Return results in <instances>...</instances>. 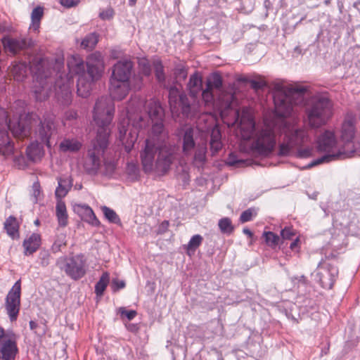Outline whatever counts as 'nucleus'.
Segmentation results:
<instances>
[{"mask_svg":"<svg viewBox=\"0 0 360 360\" xmlns=\"http://www.w3.org/2000/svg\"><path fill=\"white\" fill-rule=\"evenodd\" d=\"M312 149L310 148H300L297 151V157L300 158H309L311 155Z\"/></svg>","mask_w":360,"mask_h":360,"instance_id":"obj_53","label":"nucleus"},{"mask_svg":"<svg viewBox=\"0 0 360 360\" xmlns=\"http://www.w3.org/2000/svg\"><path fill=\"white\" fill-rule=\"evenodd\" d=\"M77 113L75 110H68L65 112V117L66 120H71L77 118Z\"/></svg>","mask_w":360,"mask_h":360,"instance_id":"obj_59","label":"nucleus"},{"mask_svg":"<svg viewBox=\"0 0 360 360\" xmlns=\"http://www.w3.org/2000/svg\"><path fill=\"white\" fill-rule=\"evenodd\" d=\"M347 245L346 236L344 233L334 232L329 243L330 248L335 251L341 250Z\"/></svg>","mask_w":360,"mask_h":360,"instance_id":"obj_31","label":"nucleus"},{"mask_svg":"<svg viewBox=\"0 0 360 360\" xmlns=\"http://www.w3.org/2000/svg\"><path fill=\"white\" fill-rule=\"evenodd\" d=\"M148 125V121L140 115H132L129 110L120 115L118 140L129 153L134 147L140 131Z\"/></svg>","mask_w":360,"mask_h":360,"instance_id":"obj_5","label":"nucleus"},{"mask_svg":"<svg viewBox=\"0 0 360 360\" xmlns=\"http://www.w3.org/2000/svg\"><path fill=\"white\" fill-rule=\"evenodd\" d=\"M43 143L36 141L30 144L26 149L27 156V158L33 161L36 162L39 160L41 157L44 155V148Z\"/></svg>","mask_w":360,"mask_h":360,"instance_id":"obj_27","label":"nucleus"},{"mask_svg":"<svg viewBox=\"0 0 360 360\" xmlns=\"http://www.w3.org/2000/svg\"><path fill=\"white\" fill-rule=\"evenodd\" d=\"M307 86L290 85L276 86L274 93V117L266 120L264 125L257 129L252 111L243 108L241 112L234 110V123H238L244 139H251L249 155L256 157L270 155L276 145V134L284 135L279 145L278 155H289L293 148L308 141L307 131L297 126V117L294 114V105L302 101Z\"/></svg>","mask_w":360,"mask_h":360,"instance_id":"obj_1","label":"nucleus"},{"mask_svg":"<svg viewBox=\"0 0 360 360\" xmlns=\"http://www.w3.org/2000/svg\"><path fill=\"white\" fill-rule=\"evenodd\" d=\"M30 328L32 330H33L35 333H37V328H38V324L37 322L34 321H30L29 322Z\"/></svg>","mask_w":360,"mask_h":360,"instance_id":"obj_62","label":"nucleus"},{"mask_svg":"<svg viewBox=\"0 0 360 360\" xmlns=\"http://www.w3.org/2000/svg\"><path fill=\"white\" fill-rule=\"evenodd\" d=\"M305 112L311 128L326 125L333 115V103L326 94H316L308 101Z\"/></svg>","mask_w":360,"mask_h":360,"instance_id":"obj_6","label":"nucleus"},{"mask_svg":"<svg viewBox=\"0 0 360 360\" xmlns=\"http://www.w3.org/2000/svg\"><path fill=\"white\" fill-rule=\"evenodd\" d=\"M299 237L296 236L295 238L293 239L292 242L290 243V248L293 251H297L299 249Z\"/></svg>","mask_w":360,"mask_h":360,"instance_id":"obj_58","label":"nucleus"},{"mask_svg":"<svg viewBox=\"0 0 360 360\" xmlns=\"http://www.w3.org/2000/svg\"><path fill=\"white\" fill-rule=\"evenodd\" d=\"M56 264L67 276L75 281L82 278L86 273V259L82 254L60 257L57 259Z\"/></svg>","mask_w":360,"mask_h":360,"instance_id":"obj_11","label":"nucleus"},{"mask_svg":"<svg viewBox=\"0 0 360 360\" xmlns=\"http://www.w3.org/2000/svg\"><path fill=\"white\" fill-rule=\"evenodd\" d=\"M105 166L106 169L109 170L110 172H112L115 168V165L112 162L105 163Z\"/></svg>","mask_w":360,"mask_h":360,"instance_id":"obj_63","label":"nucleus"},{"mask_svg":"<svg viewBox=\"0 0 360 360\" xmlns=\"http://www.w3.org/2000/svg\"><path fill=\"white\" fill-rule=\"evenodd\" d=\"M9 128H0V154L9 158L14 153V146L8 136Z\"/></svg>","mask_w":360,"mask_h":360,"instance_id":"obj_22","label":"nucleus"},{"mask_svg":"<svg viewBox=\"0 0 360 360\" xmlns=\"http://www.w3.org/2000/svg\"><path fill=\"white\" fill-rule=\"evenodd\" d=\"M195 134V131L192 127H187L183 131L182 153L195 167H202L207 160V144L205 142L196 143Z\"/></svg>","mask_w":360,"mask_h":360,"instance_id":"obj_9","label":"nucleus"},{"mask_svg":"<svg viewBox=\"0 0 360 360\" xmlns=\"http://www.w3.org/2000/svg\"><path fill=\"white\" fill-rule=\"evenodd\" d=\"M264 237L266 243L269 246H276L279 241V237L271 231L264 232Z\"/></svg>","mask_w":360,"mask_h":360,"instance_id":"obj_46","label":"nucleus"},{"mask_svg":"<svg viewBox=\"0 0 360 360\" xmlns=\"http://www.w3.org/2000/svg\"><path fill=\"white\" fill-rule=\"evenodd\" d=\"M59 150L60 152L66 153H75L80 150L82 147V142L77 138L67 137L64 138L59 143Z\"/></svg>","mask_w":360,"mask_h":360,"instance_id":"obj_25","label":"nucleus"},{"mask_svg":"<svg viewBox=\"0 0 360 360\" xmlns=\"http://www.w3.org/2000/svg\"><path fill=\"white\" fill-rule=\"evenodd\" d=\"M169 103L170 106L175 108L176 105L181 107L182 113L187 117H193L198 113H204L200 110L199 103H191L186 95L180 94L176 86H172L169 89Z\"/></svg>","mask_w":360,"mask_h":360,"instance_id":"obj_14","label":"nucleus"},{"mask_svg":"<svg viewBox=\"0 0 360 360\" xmlns=\"http://www.w3.org/2000/svg\"><path fill=\"white\" fill-rule=\"evenodd\" d=\"M65 245V242L64 238H57L51 246V250L53 252H58L60 251V248L62 246Z\"/></svg>","mask_w":360,"mask_h":360,"instance_id":"obj_52","label":"nucleus"},{"mask_svg":"<svg viewBox=\"0 0 360 360\" xmlns=\"http://www.w3.org/2000/svg\"><path fill=\"white\" fill-rule=\"evenodd\" d=\"M44 65V61L41 60L37 67V71L34 72L32 92L38 102L46 101L52 93V84L56 79L51 75L41 71L40 67Z\"/></svg>","mask_w":360,"mask_h":360,"instance_id":"obj_12","label":"nucleus"},{"mask_svg":"<svg viewBox=\"0 0 360 360\" xmlns=\"http://www.w3.org/2000/svg\"><path fill=\"white\" fill-rule=\"evenodd\" d=\"M202 81L201 77L198 73L192 75L187 84L189 91L190 97L192 99V103H199L200 110H202L200 101L198 99L202 91Z\"/></svg>","mask_w":360,"mask_h":360,"instance_id":"obj_21","label":"nucleus"},{"mask_svg":"<svg viewBox=\"0 0 360 360\" xmlns=\"http://www.w3.org/2000/svg\"><path fill=\"white\" fill-rule=\"evenodd\" d=\"M200 95L202 97V102L204 103L205 105H211L214 101L213 89L206 86L205 89H202Z\"/></svg>","mask_w":360,"mask_h":360,"instance_id":"obj_42","label":"nucleus"},{"mask_svg":"<svg viewBox=\"0 0 360 360\" xmlns=\"http://www.w3.org/2000/svg\"><path fill=\"white\" fill-rule=\"evenodd\" d=\"M118 312L122 317L126 318L128 321L132 320L137 314L135 310H127L124 307H120Z\"/></svg>","mask_w":360,"mask_h":360,"instance_id":"obj_49","label":"nucleus"},{"mask_svg":"<svg viewBox=\"0 0 360 360\" xmlns=\"http://www.w3.org/2000/svg\"><path fill=\"white\" fill-rule=\"evenodd\" d=\"M4 225V229L11 238L14 239L19 237V225L15 217L13 216L8 217Z\"/></svg>","mask_w":360,"mask_h":360,"instance_id":"obj_30","label":"nucleus"},{"mask_svg":"<svg viewBox=\"0 0 360 360\" xmlns=\"http://www.w3.org/2000/svg\"><path fill=\"white\" fill-rule=\"evenodd\" d=\"M79 0H60L62 6L66 8H71L76 6Z\"/></svg>","mask_w":360,"mask_h":360,"instance_id":"obj_56","label":"nucleus"},{"mask_svg":"<svg viewBox=\"0 0 360 360\" xmlns=\"http://www.w3.org/2000/svg\"><path fill=\"white\" fill-rule=\"evenodd\" d=\"M338 273L337 266L330 264L328 260H321L311 276L323 288L330 290L333 286Z\"/></svg>","mask_w":360,"mask_h":360,"instance_id":"obj_13","label":"nucleus"},{"mask_svg":"<svg viewBox=\"0 0 360 360\" xmlns=\"http://www.w3.org/2000/svg\"><path fill=\"white\" fill-rule=\"evenodd\" d=\"M110 282V274L107 271L103 273L100 279L95 285V293L97 296H102Z\"/></svg>","mask_w":360,"mask_h":360,"instance_id":"obj_35","label":"nucleus"},{"mask_svg":"<svg viewBox=\"0 0 360 360\" xmlns=\"http://www.w3.org/2000/svg\"><path fill=\"white\" fill-rule=\"evenodd\" d=\"M202 240L203 238L200 235L195 234L188 241V244L184 245V246L186 253L189 256L193 255L195 253L196 249L201 245Z\"/></svg>","mask_w":360,"mask_h":360,"instance_id":"obj_34","label":"nucleus"},{"mask_svg":"<svg viewBox=\"0 0 360 360\" xmlns=\"http://www.w3.org/2000/svg\"><path fill=\"white\" fill-rule=\"evenodd\" d=\"M4 48L12 53H15L22 49L25 41L14 38L5 37L3 39Z\"/></svg>","mask_w":360,"mask_h":360,"instance_id":"obj_32","label":"nucleus"},{"mask_svg":"<svg viewBox=\"0 0 360 360\" xmlns=\"http://www.w3.org/2000/svg\"><path fill=\"white\" fill-rule=\"evenodd\" d=\"M321 209L325 212L326 215H328L329 214H333L335 212H338L339 210V207L338 206L337 202H328L326 206L322 205Z\"/></svg>","mask_w":360,"mask_h":360,"instance_id":"obj_50","label":"nucleus"},{"mask_svg":"<svg viewBox=\"0 0 360 360\" xmlns=\"http://www.w3.org/2000/svg\"><path fill=\"white\" fill-rule=\"evenodd\" d=\"M155 75L157 80L159 82H163L165 80V76L164 72V68L162 63L157 60L154 63Z\"/></svg>","mask_w":360,"mask_h":360,"instance_id":"obj_44","label":"nucleus"},{"mask_svg":"<svg viewBox=\"0 0 360 360\" xmlns=\"http://www.w3.org/2000/svg\"><path fill=\"white\" fill-rule=\"evenodd\" d=\"M44 14V9L41 6H37L34 8L31 13V20L32 23L30 25V29L37 32L38 31L40 26V21Z\"/></svg>","mask_w":360,"mask_h":360,"instance_id":"obj_33","label":"nucleus"},{"mask_svg":"<svg viewBox=\"0 0 360 360\" xmlns=\"http://www.w3.org/2000/svg\"><path fill=\"white\" fill-rule=\"evenodd\" d=\"M219 228L221 233L224 234H231L234 229L231 220L229 217H224L218 222Z\"/></svg>","mask_w":360,"mask_h":360,"instance_id":"obj_41","label":"nucleus"},{"mask_svg":"<svg viewBox=\"0 0 360 360\" xmlns=\"http://www.w3.org/2000/svg\"><path fill=\"white\" fill-rule=\"evenodd\" d=\"M356 131L355 118L347 116L338 131V141L342 149L345 150L347 158L352 157L354 153H358V150L360 148L355 141Z\"/></svg>","mask_w":360,"mask_h":360,"instance_id":"obj_10","label":"nucleus"},{"mask_svg":"<svg viewBox=\"0 0 360 360\" xmlns=\"http://www.w3.org/2000/svg\"><path fill=\"white\" fill-rule=\"evenodd\" d=\"M281 235L285 240H293V238L297 236V233L292 227L288 226L281 230Z\"/></svg>","mask_w":360,"mask_h":360,"instance_id":"obj_48","label":"nucleus"},{"mask_svg":"<svg viewBox=\"0 0 360 360\" xmlns=\"http://www.w3.org/2000/svg\"><path fill=\"white\" fill-rule=\"evenodd\" d=\"M56 216L59 226L65 227L68 224V215L65 203L63 200H57L56 205Z\"/></svg>","mask_w":360,"mask_h":360,"instance_id":"obj_28","label":"nucleus"},{"mask_svg":"<svg viewBox=\"0 0 360 360\" xmlns=\"http://www.w3.org/2000/svg\"><path fill=\"white\" fill-rule=\"evenodd\" d=\"M257 210L253 207L248 208L243 211L240 216V221L242 223L250 221L252 219V217L256 216Z\"/></svg>","mask_w":360,"mask_h":360,"instance_id":"obj_45","label":"nucleus"},{"mask_svg":"<svg viewBox=\"0 0 360 360\" xmlns=\"http://www.w3.org/2000/svg\"><path fill=\"white\" fill-rule=\"evenodd\" d=\"M72 181H58V186L56 189L55 195L57 200H63L72 186Z\"/></svg>","mask_w":360,"mask_h":360,"instance_id":"obj_36","label":"nucleus"},{"mask_svg":"<svg viewBox=\"0 0 360 360\" xmlns=\"http://www.w3.org/2000/svg\"><path fill=\"white\" fill-rule=\"evenodd\" d=\"M69 74L56 71V79L53 86L55 97L63 105L72 103V89L74 84L72 75H78L77 87L78 96L87 97L94 82L98 80L103 71L104 62L100 52L91 53L86 59L87 70L85 72L83 60L79 56H71L67 62Z\"/></svg>","mask_w":360,"mask_h":360,"instance_id":"obj_3","label":"nucleus"},{"mask_svg":"<svg viewBox=\"0 0 360 360\" xmlns=\"http://www.w3.org/2000/svg\"><path fill=\"white\" fill-rule=\"evenodd\" d=\"M73 210L85 222L93 226H99L101 224L100 221L89 205L85 204H76L74 205Z\"/></svg>","mask_w":360,"mask_h":360,"instance_id":"obj_20","label":"nucleus"},{"mask_svg":"<svg viewBox=\"0 0 360 360\" xmlns=\"http://www.w3.org/2000/svg\"><path fill=\"white\" fill-rule=\"evenodd\" d=\"M101 210L105 219L110 223L119 224H120V219L117 213L111 208L107 206H102Z\"/></svg>","mask_w":360,"mask_h":360,"instance_id":"obj_40","label":"nucleus"},{"mask_svg":"<svg viewBox=\"0 0 360 360\" xmlns=\"http://www.w3.org/2000/svg\"><path fill=\"white\" fill-rule=\"evenodd\" d=\"M177 72H178V74L179 75H181L183 77V78H186V76H187V72L186 71V70L184 68H181L180 69H178L177 70Z\"/></svg>","mask_w":360,"mask_h":360,"instance_id":"obj_64","label":"nucleus"},{"mask_svg":"<svg viewBox=\"0 0 360 360\" xmlns=\"http://www.w3.org/2000/svg\"><path fill=\"white\" fill-rule=\"evenodd\" d=\"M317 149L324 154L312 160L308 164L307 167L347 158L345 150L342 149L339 141L337 140L335 133L330 130H326L320 134L317 139Z\"/></svg>","mask_w":360,"mask_h":360,"instance_id":"obj_8","label":"nucleus"},{"mask_svg":"<svg viewBox=\"0 0 360 360\" xmlns=\"http://www.w3.org/2000/svg\"><path fill=\"white\" fill-rule=\"evenodd\" d=\"M126 170L128 174L132 177H136L139 171L137 164L134 162L127 163Z\"/></svg>","mask_w":360,"mask_h":360,"instance_id":"obj_51","label":"nucleus"},{"mask_svg":"<svg viewBox=\"0 0 360 360\" xmlns=\"http://www.w3.org/2000/svg\"><path fill=\"white\" fill-rule=\"evenodd\" d=\"M210 145L213 155L222 148L223 144L221 142V131L217 127H214L211 131Z\"/></svg>","mask_w":360,"mask_h":360,"instance_id":"obj_29","label":"nucleus"},{"mask_svg":"<svg viewBox=\"0 0 360 360\" xmlns=\"http://www.w3.org/2000/svg\"><path fill=\"white\" fill-rule=\"evenodd\" d=\"M226 163L229 166L236 168H240L257 164L256 160L250 158H245L243 153L237 154L233 153L229 154L226 160Z\"/></svg>","mask_w":360,"mask_h":360,"instance_id":"obj_24","label":"nucleus"},{"mask_svg":"<svg viewBox=\"0 0 360 360\" xmlns=\"http://www.w3.org/2000/svg\"><path fill=\"white\" fill-rule=\"evenodd\" d=\"M113 285H115L117 289H121L125 286V283L123 281H113Z\"/></svg>","mask_w":360,"mask_h":360,"instance_id":"obj_61","label":"nucleus"},{"mask_svg":"<svg viewBox=\"0 0 360 360\" xmlns=\"http://www.w3.org/2000/svg\"><path fill=\"white\" fill-rule=\"evenodd\" d=\"M30 67L25 62H15L10 67V73L14 80L22 82L27 76Z\"/></svg>","mask_w":360,"mask_h":360,"instance_id":"obj_26","label":"nucleus"},{"mask_svg":"<svg viewBox=\"0 0 360 360\" xmlns=\"http://www.w3.org/2000/svg\"><path fill=\"white\" fill-rule=\"evenodd\" d=\"M169 226V221L164 220L159 224L158 228L157 229V233L158 234L165 233V232L167 231Z\"/></svg>","mask_w":360,"mask_h":360,"instance_id":"obj_54","label":"nucleus"},{"mask_svg":"<svg viewBox=\"0 0 360 360\" xmlns=\"http://www.w3.org/2000/svg\"><path fill=\"white\" fill-rule=\"evenodd\" d=\"M55 134L56 127L54 122L51 119H44V121H40L39 129L36 131L37 141L50 148V139Z\"/></svg>","mask_w":360,"mask_h":360,"instance_id":"obj_18","label":"nucleus"},{"mask_svg":"<svg viewBox=\"0 0 360 360\" xmlns=\"http://www.w3.org/2000/svg\"><path fill=\"white\" fill-rule=\"evenodd\" d=\"M51 255L46 250H41L38 255L40 265L43 267L47 266L50 263Z\"/></svg>","mask_w":360,"mask_h":360,"instance_id":"obj_47","label":"nucleus"},{"mask_svg":"<svg viewBox=\"0 0 360 360\" xmlns=\"http://www.w3.org/2000/svg\"><path fill=\"white\" fill-rule=\"evenodd\" d=\"M24 105L23 101H18L13 107L20 108L15 112V115L18 117L17 121L10 120L7 111L4 108H0V128H9L14 136L20 139L28 137L31 134L32 128L37 122L34 115H22L25 112Z\"/></svg>","mask_w":360,"mask_h":360,"instance_id":"obj_7","label":"nucleus"},{"mask_svg":"<svg viewBox=\"0 0 360 360\" xmlns=\"http://www.w3.org/2000/svg\"><path fill=\"white\" fill-rule=\"evenodd\" d=\"M250 83L251 87L256 90L262 89L265 85L264 82L257 80H251Z\"/></svg>","mask_w":360,"mask_h":360,"instance_id":"obj_57","label":"nucleus"},{"mask_svg":"<svg viewBox=\"0 0 360 360\" xmlns=\"http://www.w3.org/2000/svg\"><path fill=\"white\" fill-rule=\"evenodd\" d=\"M21 281L18 280L5 298V310L11 322L18 319L20 309Z\"/></svg>","mask_w":360,"mask_h":360,"instance_id":"obj_16","label":"nucleus"},{"mask_svg":"<svg viewBox=\"0 0 360 360\" xmlns=\"http://www.w3.org/2000/svg\"><path fill=\"white\" fill-rule=\"evenodd\" d=\"M133 68L134 64L131 60H120L112 67V74L110 79L130 81Z\"/></svg>","mask_w":360,"mask_h":360,"instance_id":"obj_17","label":"nucleus"},{"mask_svg":"<svg viewBox=\"0 0 360 360\" xmlns=\"http://www.w3.org/2000/svg\"><path fill=\"white\" fill-rule=\"evenodd\" d=\"M41 238L39 233H33L27 237L22 243L23 254L25 256L33 255L40 247Z\"/></svg>","mask_w":360,"mask_h":360,"instance_id":"obj_23","label":"nucleus"},{"mask_svg":"<svg viewBox=\"0 0 360 360\" xmlns=\"http://www.w3.org/2000/svg\"><path fill=\"white\" fill-rule=\"evenodd\" d=\"M139 74L148 77L151 74V67L148 60L141 58L139 60Z\"/></svg>","mask_w":360,"mask_h":360,"instance_id":"obj_43","label":"nucleus"},{"mask_svg":"<svg viewBox=\"0 0 360 360\" xmlns=\"http://www.w3.org/2000/svg\"><path fill=\"white\" fill-rule=\"evenodd\" d=\"M206 86L213 90H220L222 86V79L220 75L218 73H213L207 80Z\"/></svg>","mask_w":360,"mask_h":360,"instance_id":"obj_39","label":"nucleus"},{"mask_svg":"<svg viewBox=\"0 0 360 360\" xmlns=\"http://www.w3.org/2000/svg\"><path fill=\"white\" fill-rule=\"evenodd\" d=\"M98 41V35L96 32L87 34L82 40L81 46L86 49H92Z\"/></svg>","mask_w":360,"mask_h":360,"instance_id":"obj_37","label":"nucleus"},{"mask_svg":"<svg viewBox=\"0 0 360 360\" xmlns=\"http://www.w3.org/2000/svg\"><path fill=\"white\" fill-rule=\"evenodd\" d=\"M114 113L115 105L110 98L101 97L96 101L93 111L94 122L97 127L96 136L91 141L84 162L88 173L96 172L101 165V158L108 146Z\"/></svg>","mask_w":360,"mask_h":360,"instance_id":"obj_4","label":"nucleus"},{"mask_svg":"<svg viewBox=\"0 0 360 360\" xmlns=\"http://www.w3.org/2000/svg\"><path fill=\"white\" fill-rule=\"evenodd\" d=\"M144 108L152 127L141 153L143 168L146 173L154 170L158 175H163L176 159V148L168 142L169 134L163 123L165 113L160 102L150 99Z\"/></svg>","mask_w":360,"mask_h":360,"instance_id":"obj_2","label":"nucleus"},{"mask_svg":"<svg viewBox=\"0 0 360 360\" xmlns=\"http://www.w3.org/2000/svg\"><path fill=\"white\" fill-rule=\"evenodd\" d=\"M18 336L13 330L0 326V356L7 360H15L18 354Z\"/></svg>","mask_w":360,"mask_h":360,"instance_id":"obj_15","label":"nucleus"},{"mask_svg":"<svg viewBox=\"0 0 360 360\" xmlns=\"http://www.w3.org/2000/svg\"><path fill=\"white\" fill-rule=\"evenodd\" d=\"M99 16L103 20H110L113 16V11L112 8H107L99 13Z\"/></svg>","mask_w":360,"mask_h":360,"instance_id":"obj_55","label":"nucleus"},{"mask_svg":"<svg viewBox=\"0 0 360 360\" xmlns=\"http://www.w3.org/2000/svg\"><path fill=\"white\" fill-rule=\"evenodd\" d=\"M128 330L131 331V332H136L138 330H139V327L136 324H133V323H129L128 325L126 326Z\"/></svg>","mask_w":360,"mask_h":360,"instance_id":"obj_60","label":"nucleus"},{"mask_svg":"<svg viewBox=\"0 0 360 360\" xmlns=\"http://www.w3.org/2000/svg\"><path fill=\"white\" fill-rule=\"evenodd\" d=\"M31 200L34 204L38 203L44 198L39 181H34L31 190Z\"/></svg>","mask_w":360,"mask_h":360,"instance_id":"obj_38","label":"nucleus"},{"mask_svg":"<svg viewBox=\"0 0 360 360\" xmlns=\"http://www.w3.org/2000/svg\"><path fill=\"white\" fill-rule=\"evenodd\" d=\"M131 89L130 81H122L110 79L109 92L114 100H122Z\"/></svg>","mask_w":360,"mask_h":360,"instance_id":"obj_19","label":"nucleus"}]
</instances>
